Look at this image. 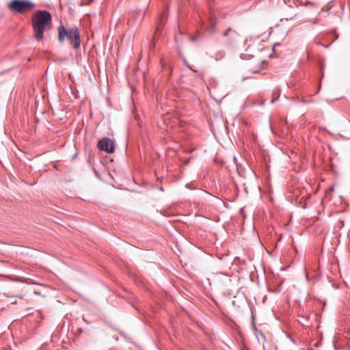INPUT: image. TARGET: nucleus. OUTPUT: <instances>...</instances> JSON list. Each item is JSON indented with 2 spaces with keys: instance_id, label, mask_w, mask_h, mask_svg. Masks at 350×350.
<instances>
[{
  "instance_id": "nucleus-1",
  "label": "nucleus",
  "mask_w": 350,
  "mask_h": 350,
  "mask_svg": "<svg viewBox=\"0 0 350 350\" xmlns=\"http://www.w3.org/2000/svg\"><path fill=\"white\" fill-rule=\"evenodd\" d=\"M33 37L38 41L44 38V31L52 27V16L47 10H37L31 17Z\"/></svg>"
},
{
  "instance_id": "nucleus-2",
  "label": "nucleus",
  "mask_w": 350,
  "mask_h": 350,
  "mask_svg": "<svg viewBox=\"0 0 350 350\" xmlns=\"http://www.w3.org/2000/svg\"><path fill=\"white\" fill-rule=\"evenodd\" d=\"M58 31V40L62 43L66 38L70 41V44L74 49H78L81 44L80 34L79 29L77 27L72 28H66L63 25L57 27Z\"/></svg>"
},
{
  "instance_id": "nucleus-3",
  "label": "nucleus",
  "mask_w": 350,
  "mask_h": 350,
  "mask_svg": "<svg viewBox=\"0 0 350 350\" xmlns=\"http://www.w3.org/2000/svg\"><path fill=\"white\" fill-rule=\"evenodd\" d=\"M35 4L27 0H12L8 5L10 10L18 14H23L33 10Z\"/></svg>"
},
{
  "instance_id": "nucleus-4",
  "label": "nucleus",
  "mask_w": 350,
  "mask_h": 350,
  "mask_svg": "<svg viewBox=\"0 0 350 350\" xmlns=\"http://www.w3.org/2000/svg\"><path fill=\"white\" fill-rule=\"evenodd\" d=\"M114 182L117 184V187L120 189L131 190L133 189V185L135 184L133 176H111Z\"/></svg>"
},
{
  "instance_id": "nucleus-5",
  "label": "nucleus",
  "mask_w": 350,
  "mask_h": 350,
  "mask_svg": "<svg viewBox=\"0 0 350 350\" xmlns=\"http://www.w3.org/2000/svg\"><path fill=\"white\" fill-rule=\"evenodd\" d=\"M98 148L101 151H105L107 153L115 152L114 142L109 138L104 137L100 139L97 144Z\"/></svg>"
},
{
  "instance_id": "nucleus-6",
  "label": "nucleus",
  "mask_w": 350,
  "mask_h": 350,
  "mask_svg": "<svg viewBox=\"0 0 350 350\" xmlns=\"http://www.w3.org/2000/svg\"><path fill=\"white\" fill-rule=\"evenodd\" d=\"M234 161H237V158L234 157ZM236 166H237V172L238 175H244V174L247 173L249 171L252 172V173H254V172L250 168L248 163L245 161L243 163H237L235 162Z\"/></svg>"
},
{
  "instance_id": "nucleus-7",
  "label": "nucleus",
  "mask_w": 350,
  "mask_h": 350,
  "mask_svg": "<svg viewBox=\"0 0 350 350\" xmlns=\"http://www.w3.org/2000/svg\"><path fill=\"white\" fill-rule=\"evenodd\" d=\"M150 2V0H145L142 9H137L135 11V14L137 15L136 18H135V21H138L139 22H141L143 20Z\"/></svg>"
},
{
  "instance_id": "nucleus-8",
  "label": "nucleus",
  "mask_w": 350,
  "mask_h": 350,
  "mask_svg": "<svg viewBox=\"0 0 350 350\" xmlns=\"http://www.w3.org/2000/svg\"><path fill=\"white\" fill-rule=\"evenodd\" d=\"M226 53L224 50H219L211 55L210 57L215 61H219L224 58Z\"/></svg>"
},
{
  "instance_id": "nucleus-9",
  "label": "nucleus",
  "mask_w": 350,
  "mask_h": 350,
  "mask_svg": "<svg viewBox=\"0 0 350 350\" xmlns=\"http://www.w3.org/2000/svg\"><path fill=\"white\" fill-rule=\"evenodd\" d=\"M166 18H167V14L166 13L163 12L162 14H160L159 18V21H158V24H157V31L160 30L161 26L163 25V24H164V21H166Z\"/></svg>"
},
{
  "instance_id": "nucleus-10",
  "label": "nucleus",
  "mask_w": 350,
  "mask_h": 350,
  "mask_svg": "<svg viewBox=\"0 0 350 350\" xmlns=\"http://www.w3.org/2000/svg\"><path fill=\"white\" fill-rule=\"evenodd\" d=\"M297 18H298V14H295L294 16H291L289 18H286V20H291V21H293V20H295Z\"/></svg>"
},
{
  "instance_id": "nucleus-11",
  "label": "nucleus",
  "mask_w": 350,
  "mask_h": 350,
  "mask_svg": "<svg viewBox=\"0 0 350 350\" xmlns=\"http://www.w3.org/2000/svg\"><path fill=\"white\" fill-rule=\"evenodd\" d=\"M232 29L230 27H229L228 29H226L224 33V36H227L229 33L230 31H231Z\"/></svg>"
},
{
  "instance_id": "nucleus-12",
  "label": "nucleus",
  "mask_w": 350,
  "mask_h": 350,
  "mask_svg": "<svg viewBox=\"0 0 350 350\" xmlns=\"http://www.w3.org/2000/svg\"><path fill=\"white\" fill-rule=\"evenodd\" d=\"M190 159H186L183 161L184 165H187L189 163Z\"/></svg>"
},
{
  "instance_id": "nucleus-13",
  "label": "nucleus",
  "mask_w": 350,
  "mask_h": 350,
  "mask_svg": "<svg viewBox=\"0 0 350 350\" xmlns=\"http://www.w3.org/2000/svg\"><path fill=\"white\" fill-rule=\"evenodd\" d=\"M186 187H187V188H189V189H191V187H190V185H189V184H187V185H186Z\"/></svg>"
},
{
  "instance_id": "nucleus-14",
  "label": "nucleus",
  "mask_w": 350,
  "mask_h": 350,
  "mask_svg": "<svg viewBox=\"0 0 350 350\" xmlns=\"http://www.w3.org/2000/svg\"><path fill=\"white\" fill-rule=\"evenodd\" d=\"M278 44H279V43H275V44H274L273 47H274L275 46H276V45H278Z\"/></svg>"
},
{
  "instance_id": "nucleus-15",
  "label": "nucleus",
  "mask_w": 350,
  "mask_h": 350,
  "mask_svg": "<svg viewBox=\"0 0 350 350\" xmlns=\"http://www.w3.org/2000/svg\"><path fill=\"white\" fill-rule=\"evenodd\" d=\"M258 71H253V73H257Z\"/></svg>"
}]
</instances>
